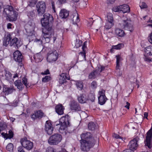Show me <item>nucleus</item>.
Returning <instances> with one entry per match:
<instances>
[{"label": "nucleus", "instance_id": "nucleus-1", "mask_svg": "<svg viewBox=\"0 0 152 152\" xmlns=\"http://www.w3.org/2000/svg\"><path fill=\"white\" fill-rule=\"evenodd\" d=\"M44 18L41 19V23L44 28L42 32L44 34L41 40L42 43L45 44L49 42L54 43L57 38V35L55 34L49 25V22L53 20L52 16L48 13H46L44 15Z\"/></svg>", "mask_w": 152, "mask_h": 152}, {"label": "nucleus", "instance_id": "nucleus-2", "mask_svg": "<svg viewBox=\"0 0 152 152\" xmlns=\"http://www.w3.org/2000/svg\"><path fill=\"white\" fill-rule=\"evenodd\" d=\"M3 15L8 17L9 21H13L17 20L18 14L14 10L12 6L8 5L4 9Z\"/></svg>", "mask_w": 152, "mask_h": 152}, {"label": "nucleus", "instance_id": "nucleus-3", "mask_svg": "<svg viewBox=\"0 0 152 152\" xmlns=\"http://www.w3.org/2000/svg\"><path fill=\"white\" fill-rule=\"evenodd\" d=\"M90 139V140H80V149L82 151L87 152L94 146L95 142L94 139L91 138Z\"/></svg>", "mask_w": 152, "mask_h": 152}, {"label": "nucleus", "instance_id": "nucleus-4", "mask_svg": "<svg viewBox=\"0 0 152 152\" xmlns=\"http://www.w3.org/2000/svg\"><path fill=\"white\" fill-rule=\"evenodd\" d=\"M61 135L58 134H55L50 137L48 140V143L50 145H56L62 140Z\"/></svg>", "mask_w": 152, "mask_h": 152}, {"label": "nucleus", "instance_id": "nucleus-5", "mask_svg": "<svg viewBox=\"0 0 152 152\" xmlns=\"http://www.w3.org/2000/svg\"><path fill=\"white\" fill-rule=\"evenodd\" d=\"M120 27L122 28L132 32L133 30L132 25L131 23V21L128 19H121L120 23Z\"/></svg>", "mask_w": 152, "mask_h": 152}, {"label": "nucleus", "instance_id": "nucleus-6", "mask_svg": "<svg viewBox=\"0 0 152 152\" xmlns=\"http://www.w3.org/2000/svg\"><path fill=\"white\" fill-rule=\"evenodd\" d=\"M68 118L65 117H62L59 120V123L57 124L56 126H60V130H64L69 125Z\"/></svg>", "mask_w": 152, "mask_h": 152}, {"label": "nucleus", "instance_id": "nucleus-7", "mask_svg": "<svg viewBox=\"0 0 152 152\" xmlns=\"http://www.w3.org/2000/svg\"><path fill=\"white\" fill-rule=\"evenodd\" d=\"M38 14L39 15H42L45 12L46 5L43 1L39 2L36 6Z\"/></svg>", "mask_w": 152, "mask_h": 152}, {"label": "nucleus", "instance_id": "nucleus-8", "mask_svg": "<svg viewBox=\"0 0 152 152\" xmlns=\"http://www.w3.org/2000/svg\"><path fill=\"white\" fill-rule=\"evenodd\" d=\"M20 142L22 146L28 150L31 149L33 148V142L28 140L27 138L22 139L20 140Z\"/></svg>", "mask_w": 152, "mask_h": 152}, {"label": "nucleus", "instance_id": "nucleus-9", "mask_svg": "<svg viewBox=\"0 0 152 152\" xmlns=\"http://www.w3.org/2000/svg\"><path fill=\"white\" fill-rule=\"evenodd\" d=\"M98 94L99 96L98 97L99 103L101 105H103L107 100L105 95V91L103 89L100 90Z\"/></svg>", "mask_w": 152, "mask_h": 152}, {"label": "nucleus", "instance_id": "nucleus-10", "mask_svg": "<svg viewBox=\"0 0 152 152\" xmlns=\"http://www.w3.org/2000/svg\"><path fill=\"white\" fill-rule=\"evenodd\" d=\"M58 56V54L56 50L51 51L48 53L47 61L49 62L55 61L57 59Z\"/></svg>", "mask_w": 152, "mask_h": 152}, {"label": "nucleus", "instance_id": "nucleus-11", "mask_svg": "<svg viewBox=\"0 0 152 152\" xmlns=\"http://www.w3.org/2000/svg\"><path fill=\"white\" fill-rule=\"evenodd\" d=\"M152 137V129L148 131L147 134L145 145H146L149 148H151L152 145L151 144V140Z\"/></svg>", "mask_w": 152, "mask_h": 152}, {"label": "nucleus", "instance_id": "nucleus-12", "mask_svg": "<svg viewBox=\"0 0 152 152\" xmlns=\"http://www.w3.org/2000/svg\"><path fill=\"white\" fill-rule=\"evenodd\" d=\"M139 139V138L137 137L131 141L128 145V146L130 149L135 150L136 149L138 144L137 142Z\"/></svg>", "mask_w": 152, "mask_h": 152}, {"label": "nucleus", "instance_id": "nucleus-13", "mask_svg": "<svg viewBox=\"0 0 152 152\" xmlns=\"http://www.w3.org/2000/svg\"><path fill=\"white\" fill-rule=\"evenodd\" d=\"M34 23L30 21H29L25 26V29L27 33L32 32L34 31Z\"/></svg>", "mask_w": 152, "mask_h": 152}, {"label": "nucleus", "instance_id": "nucleus-14", "mask_svg": "<svg viewBox=\"0 0 152 152\" xmlns=\"http://www.w3.org/2000/svg\"><path fill=\"white\" fill-rule=\"evenodd\" d=\"M45 130L49 135H50L52 133L53 128L52 127L50 121H46L45 125Z\"/></svg>", "mask_w": 152, "mask_h": 152}, {"label": "nucleus", "instance_id": "nucleus-15", "mask_svg": "<svg viewBox=\"0 0 152 152\" xmlns=\"http://www.w3.org/2000/svg\"><path fill=\"white\" fill-rule=\"evenodd\" d=\"M22 44V43L17 38L15 37L10 41V45L16 48H18Z\"/></svg>", "mask_w": 152, "mask_h": 152}, {"label": "nucleus", "instance_id": "nucleus-16", "mask_svg": "<svg viewBox=\"0 0 152 152\" xmlns=\"http://www.w3.org/2000/svg\"><path fill=\"white\" fill-rule=\"evenodd\" d=\"M13 58L15 61L19 63L22 61L23 56L20 52L18 50L15 51L13 54Z\"/></svg>", "mask_w": 152, "mask_h": 152}, {"label": "nucleus", "instance_id": "nucleus-17", "mask_svg": "<svg viewBox=\"0 0 152 152\" xmlns=\"http://www.w3.org/2000/svg\"><path fill=\"white\" fill-rule=\"evenodd\" d=\"M70 108L75 111H79L81 108L78 104L75 101H72L70 104Z\"/></svg>", "mask_w": 152, "mask_h": 152}, {"label": "nucleus", "instance_id": "nucleus-18", "mask_svg": "<svg viewBox=\"0 0 152 152\" xmlns=\"http://www.w3.org/2000/svg\"><path fill=\"white\" fill-rule=\"evenodd\" d=\"M44 114L41 110H39L35 112L31 116V118L34 120L37 118H41L44 115Z\"/></svg>", "mask_w": 152, "mask_h": 152}, {"label": "nucleus", "instance_id": "nucleus-19", "mask_svg": "<svg viewBox=\"0 0 152 152\" xmlns=\"http://www.w3.org/2000/svg\"><path fill=\"white\" fill-rule=\"evenodd\" d=\"M15 90L13 88H8L5 85H4L3 87V91L2 93H3L5 95H8L11 94Z\"/></svg>", "mask_w": 152, "mask_h": 152}, {"label": "nucleus", "instance_id": "nucleus-20", "mask_svg": "<svg viewBox=\"0 0 152 152\" xmlns=\"http://www.w3.org/2000/svg\"><path fill=\"white\" fill-rule=\"evenodd\" d=\"M78 100L79 102L81 103H86L88 100V96L85 94H80L78 97Z\"/></svg>", "mask_w": 152, "mask_h": 152}, {"label": "nucleus", "instance_id": "nucleus-21", "mask_svg": "<svg viewBox=\"0 0 152 152\" xmlns=\"http://www.w3.org/2000/svg\"><path fill=\"white\" fill-rule=\"evenodd\" d=\"M81 140H90L91 138H94L92 137L91 134L90 132H86L83 133L81 135Z\"/></svg>", "mask_w": 152, "mask_h": 152}, {"label": "nucleus", "instance_id": "nucleus-22", "mask_svg": "<svg viewBox=\"0 0 152 152\" xmlns=\"http://www.w3.org/2000/svg\"><path fill=\"white\" fill-rule=\"evenodd\" d=\"M64 108L61 104H59L56 105L55 109L56 112L59 115H61L64 113Z\"/></svg>", "mask_w": 152, "mask_h": 152}, {"label": "nucleus", "instance_id": "nucleus-23", "mask_svg": "<svg viewBox=\"0 0 152 152\" xmlns=\"http://www.w3.org/2000/svg\"><path fill=\"white\" fill-rule=\"evenodd\" d=\"M69 12L65 9H62L60 11L59 16L62 18H66L69 16Z\"/></svg>", "mask_w": 152, "mask_h": 152}, {"label": "nucleus", "instance_id": "nucleus-24", "mask_svg": "<svg viewBox=\"0 0 152 152\" xmlns=\"http://www.w3.org/2000/svg\"><path fill=\"white\" fill-rule=\"evenodd\" d=\"M121 12L122 11L124 13L129 12L130 11V8L128 5L127 4H123L119 6Z\"/></svg>", "mask_w": 152, "mask_h": 152}, {"label": "nucleus", "instance_id": "nucleus-25", "mask_svg": "<svg viewBox=\"0 0 152 152\" xmlns=\"http://www.w3.org/2000/svg\"><path fill=\"white\" fill-rule=\"evenodd\" d=\"M96 70L91 72L88 75V78L89 79H94L99 75V73Z\"/></svg>", "mask_w": 152, "mask_h": 152}, {"label": "nucleus", "instance_id": "nucleus-26", "mask_svg": "<svg viewBox=\"0 0 152 152\" xmlns=\"http://www.w3.org/2000/svg\"><path fill=\"white\" fill-rule=\"evenodd\" d=\"M2 136L6 139L12 138L13 136V133L11 130H10L9 131V133H5L4 132L1 133Z\"/></svg>", "mask_w": 152, "mask_h": 152}, {"label": "nucleus", "instance_id": "nucleus-27", "mask_svg": "<svg viewBox=\"0 0 152 152\" xmlns=\"http://www.w3.org/2000/svg\"><path fill=\"white\" fill-rule=\"evenodd\" d=\"M14 84L20 91L22 90L24 88V86L20 80L15 81L14 82Z\"/></svg>", "mask_w": 152, "mask_h": 152}, {"label": "nucleus", "instance_id": "nucleus-28", "mask_svg": "<svg viewBox=\"0 0 152 152\" xmlns=\"http://www.w3.org/2000/svg\"><path fill=\"white\" fill-rule=\"evenodd\" d=\"M86 43L87 42H85L83 44L82 46V49L83 50V52H80V56H82L83 58V59L86 60V53H85V49L86 48Z\"/></svg>", "mask_w": 152, "mask_h": 152}, {"label": "nucleus", "instance_id": "nucleus-29", "mask_svg": "<svg viewBox=\"0 0 152 152\" xmlns=\"http://www.w3.org/2000/svg\"><path fill=\"white\" fill-rule=\"evenodd\" d=\"M116 69H120V62L122 60V59L120 56L117 55L116 56Z\"/></svg>", "mask_w": 152, "mask_h": 152}, {"label": "nucleus", "instance_id": "nucleus-30", "mask_svg": "<svg viewBox=\"0 0 152 152\" xmlns=\"http://www.w3.org/2000/svg\"><path fill=\"white\" fill-rule=\"evenodd\" d=\"M115 34L118 37H121L124 36L125 34L123 30L118 28L115 29Z\"/></svg>", "mask_w": 152, "mask_h": 152}, {"label": "nucleus", "instance_id": "nucleus-31", "mask_svg": "<svg viewBox=\"0 0 152 152\" xmlns=\"http://www.w3.org/2000/svg\"><path fill=\"white\" fill-rule=\"evenodd\" d=\"M66 78V74L65 73H62L61 75H60V77L59 80V83L61 84H62L65 82Z\"/></svg>", "mask_w": 152, "mask_h": 152}, {"label": "nucleus", "instance_id": "nucleus-32", "mask_svg": "<svg viewBox=\"0 0 152 152\" xmlns=\"http://www.w3.org/2000/svg\"><path fill=\"white\" fill-rule=\"evenodd\" d=\"M34 58L35 61L37 62L41 61L43 59L42 56L39 53H38L35 55L34 57Z\"/></svg>", "mask_w": 152, "mask_h": 152}, {"label": "nucleus", "instance_id": "nucleus-33", "mask_svg": "<svg viewBox=\"0 0 152 152\" xmlns=\"http://www.w3.org/2000/svg\"><path fill=\"white\" fill-rule=\"evenodd\" d=\"M5 76L6 77V79L8 81H12V80H13L12 79V75L11 73L8 71H5Z\"/></svg>", "mask_w": 152, "mask_h": 152}, {"label": "nucleus", "instance_id": "nucleus-34", "mask_svg": "<svg viewBox=\"0 0 152 152\" xmlns=\"http://www.w3.org/2000/svg\"><path fill=\"white\" fill-rule=\"evenodd\" d=\"M113 22L107 21L104 26L105 29L107 30L110 29L113 26Z\"/></svg>", "mask_w": 152, "mask_h": 152}, {"label": "nucleus", "instance_id": "nucleus-35", "mask_svg": "<svg viewBox=\"0 0 152 152\" xmlns=\"http://www.w3.org/2000/svg\"><path fill=\"white\" fill-rule=\"evenodd\" d=\"M96 124L93 122H90L88 125V128L90 130H94L96 127Z\"/></svg>", "mask_w": 152, "mask_h": 152}, {"label": "nucleus", "instance_id": "nucleus-36", "mask_svg": "<svg viewBox=\"0 0 152 152\" xmlns=\"http://www.w3.org/2000/svg\"><path fill=\"white\" fill-rule=\"evenodd\" d=\"M76 85L77 89L79 90H81L83 87L82 82L79 81H76Z\"/></svg>", "mask_w": 152, "mask_h": 152}, {"label": "nucleus", "instance_id": "nucleus-37", "mask_svg": "<svg viewBox=\"0 0 152 152\" xmlns=\"http://www.w3.org/2000/svg\"><path fill=\"white\" fill-rule=\"evenodd\" d=\"M145 53L149 55H152V50L150 46H148L145 48Z\"/></svg>", "mask_w": 152, "mask_h": 152}, {"label": "nucleus", "instance_id": "nucleus-38", "mask_svg": "<svg viewBox=\"0 0 152 152\" xmlns=\"http://www.w3.org/2000/svg\"><path fill=\"white\" fill-rule=\"evenodd\" d=\"M3 39L9 42L12 39L11 35L9 33H7L5 34Z\"/></svg>", "mask_w": 152, "mask_h": 152}, {"label": "nucleus", "instance_id": "nucleus-39", "mask_svg": "<svg viewBox=\"0 0 152 152\" xmlns=\"http://www.w3.org/2000/svg\"><path fill=\"white\" fill-rule=\"evenodd\" d=\"M124 46V45L122 44H119L115 46H113L111 50H112V49H119L121 48L122 47Z\"/></svg>", "mask_w": 152, "mask_h": 152}, {"label": "nucleus", "instance_id": "nucleus-40", "mask_svg": "<svg viewBox=\"0 0 152 152\" xmlns=\"http://www.w3.org/2000/svg\"><path fill=\"white\" fill-rule=\"evenodd\" d=\"M13 148L12 144L10 143L8 144L6 147L7 149L10 152L12 151Z\"/></svg>", "mask_w": 152, "mask_h": 152}, {"label": "nucleus", "instance_id": "nucleus-41", "mask_svg": "<svg viewBox=\"0 0 152 152\" xmlns=\"http://www.w3.org/2000/svg\"><path fill=\"white\" fill-rule=\"evenodd\" d=\"M22 80L23 84L27 88L28 86V87H29L28 85V83L27 81V79L26 77H23L22 79Z\"/></svg>", "mask_w": 152, "mask_h": 152}, {"label": "nucleus", "instance_id": "nucleus-42", "mask_svg": "<svg viewBox=\"0 0 152 152\" xmlns=\"http://www.w3.org/2000/svg\"><path fill=\"white\" fill-rule=\"evenodd\" d=\"M107 21H111L113 22V15L112 13H109L107 14Z\"/></svg>", "mask_w": 152, "mask_h": 152}, {"label": "nucleus", "instance_id": "nucleus-43", "mask_svg": "<svg viewBox=\"0 0 152 152\" xmlns=\"http://www.w3.org/2000/svg\"><path fill=\"white\" fill-rule=\"evenodd\" d=\"M6 127V124L4 122H0V133Z\"/></svg>", "mask_w": 152, "mask_h": 152}, {"label": "nucleus", "instance_id": "nucleus-44", "mask_svg": "<svg viewBox=\"0 0 152 152\" xmlns=\"http://www.w3.org/2000/svg\"><path fill=\"white\" fill-rule=\"evenodd\" d=\"M51 77L49 76H46L42 78V81L46 82L50 80Z\"/></svg>", "mask_w": 152, "mask_h": 152}, {"label": "nucleus", "instance_id": "nucleus-45", "mask_svg": "<svg viewBox=\"0 0 152 152\" xmlns=\"http://www.w3.org/2000/svg\"><path fill=\"white\" fill-rule=\"evenodd\" d=\"M113 137L116 139H119L120 140V141H123V138L120 137L119 135L118 134L114 133L113 135Z\"/></svg>", "mask_w": 152, "mask_h": 152}, {"label": "nucleus", "instance_id": "nucleus-46", "mask_svg": "<svg viewBox=\"0 0 152 152\" xmlns=\"http://www.w3.org/2000/svg\"><path fill=\"white\" fill-rule=\"evenodd\" d=\"M105 69V67L102 66H99L98 69H96V70L97 71V72L99 73L103 71Z\"/></svg>", "mask_w": 152, "mask_h": 152}, {"label": "nucleus", "instance_id": "nucleus-47", "mask_svg": "<svg viewBox=\"0 0 152 152\" xmlns=\"http://www.w3.org/2000/svg\"><path fill=\"white\" fill-rule=\"evenodd\" d=\"M97 85L96 82L93 81L91 83V88L94 89L96 88L97 87Z\"/></svg>", "mask_w": 152, "mask_h": 152}, {"label": "nucleus", "instance_id": "nucleus-48", "mask_svg": "<svg viewBox=\"0 0 152 152\" xmlns=\"http://www.w3.org/2000/svg\"><path fill=\"white\" fill-rule=\"evenodd\" d=\"M81 42H80L79 40L78 41L76 40V43H75V45L74 47L76 48H77L79 47L81 45Z\"/></svg>", "mask_w": 152, "mask_h": 152}, {"label": "nucleus", "instance_id": "nucleus-49", "mask_svg": "<svg viewBox=\"0 0 152 152\" xmlns=\"http://www.w3.org/2000/svg\"><path fill=\"white\" fill-rule=\"evenodd\" d=\"M36 2V0H31L30 2L29 5L31 7H34Z\"/></svg>", "mask_w": 152, "mask_h": 152}, {"label": "nucleus", "instance_id": "nucleus-50", "mask_svg": "<svg viewBox=\"0 0 152 152\" xmlns=\"http://www.w3.org/2000/svg\"><path fill=\"white\" fill-rule=\"evenodd\" d=\"M113 10L115 12H120L121 10L119 8V6L114 7L113 9Z\"/></svg>", "mask_w": 152, "mask_h": 152}, {"label": "nucleus", "instance_id": "nucleus-51", "mask_svg": "<svg viewBox=\"0 0 152 152\" xmlns=\"http://www.w3.org/2000/svg\"><path fill=\"white\" fill-rule=\"evenodd\" d=\"M27 15L30 17H33L35 16V14L33 11H31L28 13Z\"/></svg>", "mask_w": 152, "mask_h": 152}, {"label": "nucleus", "instance_id": "nucleus-52", "mask_svg": "<svg viewBox=\"0 0 152 152\" xmlns=\"http://www.w3.org/2000/svg\"><path fill=\"white\" fill-rule=\"evenodd\" d=\"M3 45L5 47L7 46V45L9 43V42L8 41L6 40H5V39H3Z\"/></svg>", "mask_w": 152, "mask_h": 152}, {"label": "nucleus", "instance_id": "nucleus-53", "mask_svg": "<svg viewBox=\"0 0 152 152\" xmlns=\"http://www.w3.org/2000/svg\"><path fill=\"white\" fill-rule=\"evenodd\" d=\"M140 7L141 9L145 8L147 7V6L146 4L144 2H142L141 4L140 5Z\"/></svg>", "mask_w": 152, "mask_h": 152}, {"label": "nucleus", "instance_id": "nucleus-54", "mask_svg": "<svg viewBox=\"0 0 152 152\" xmlns=\"http://www.w3.org/2000/svg\"><path fill=\"white\" fill-rule=\"evenodd\" d=\"M93 21L92 20V18H91L89 19V21L88 22V26H91V25L93 24Z\"/></svg>", "mask_w": 152, "mask_h": 152}, {"label": "nucleus", "instance_id": "nucleus-55", "mask_svg": "<svg viewBox=\"0 0 152 152\" xmlns=\"http://www.w3.org/2000/svg\"><path fill=\"white\" fill-rule=\"evenodd\" d=\"M149 41L152 44V32L151 33L150 36L148 37Z\"/></svg>", "mask_w": 152, "mask_h": 152}, {"label": "nucleus", "instance_id": "nucleus-56", "mask_svg": "<svg viewBox=\"0 0 152 152\" xmlns=\"http://www.w3.org/2000/svg\"><path fill=\"white\" fill-rule=\"evenodd\" d=\"M41 74L43 75L49 74H50L49 70L47 69L46 71H44V72H42Z\"/></svg>", "mask_w": 152, "mask_h": 152}, {"label": "nucleus", "instance_id": "nucleus-57", "mask_svg": "<svg viewBox=\"0 0 152 152\" xmlns=\"http://www.w3.org/2000/svg\"><path fill=\"white\" fill-rule=\"evenodd\" d=\"M18 152H25L23 150V147L21 146H20L18 148Z\"/></svg>", "mask_w": 152, "mask_h": 152}, {"label": "nucleus", "instance_id": "nucleus-58", "mask_svg": "<svg viewBox=\"0 0 152 152\" xmlns=\"http://www.w3.org/2000/svg\"><path fill=\"white\" fill-rule=\"evenodd\" d=\"M76 18L77 21L76 22L73 21V24H76L77 22H78L79 21V17L78 16H77L76 18L74 17L73 18V20H74V19H75Z\"/></svg>", "mask_w": 152, "mask_h": 152}, {"label": "nucleus", "instance_id": "nucleus-59", "mask_svg": "<svg viewBox=\"0 0 152 152\" xmlns=\"http://www.w3.org/2000/svg\"><path fill=\"white\" fill-rule=\"evenodd\" d=\"M108 4H112L116 0H107Z\"/></svg>", "mask_w": 152, "mask_h": 152}, {"label": "nucleus", "instance_id": "nucleus-60", "mask_svg": "<svg viewBox=\"0 0 152 152\" xmlns=\"http://www.w3.org/2000/svg\"><path fill=\"white\" fill-rule=\"evenodd\" d=\"M126 105L124 107L126 108H127V109H129V106L130 105V104L128 102H126Z\"/></svg>", "mask_w": 152, "mask_h": 152}, {"label": "nucleus", "instance_id": "nucleus-61", "mask_svg": "<svg viewBox=\"0 0 152 152\" xmlns=\"http://www.w3.org/2000/svg\"><path fill=\"white\" fill-rule=\"evenodd\" d=\"M51 4L52 7L53 9V10L54 12H56V11L55 10V7L54 2L53 1L52 2Z\"/></svg>", "mask_w": 152, "mask_h": 152}, {"label": "nucleus", "instance_id": "nucleus-62", "mask_svg": "<svg viewBox=\"0 0 152 152\" xmlns=\"http://www.w3.org/2000/svg\"><path fill=\"white\" fill-rule=\"evenodd\" d=\"M123 152H134V151L131 149H127L124 150Z\"/></svg>", "mask_w": 152, "mask_h": 152}, {"label": "nucleus", "instance_id": "nucleus-63", "mask_svg": "<svg viewBox=\"0 0 152 152\" xmlns=\"http://www.w3.org/2000/svg\"><path fill=\"white\" fill-rule=\"evenodd\" d=\"M60 3L62 4L66 2V0H58Z\"/></svg>", "mask_w": 152, "mask_h": 152}, {"label": "nucleus", "instance_id": "nucleus-64", "mask_svg": "<svg viewBox=\"0 0 152 152\" xmlns=\"http://www.w3.org/2000/svg\"><path fill=\"white\" fill-rule=\"evenodd\" d=\"M12 26V24L10 23H8L7 24V28L8 29H10L11 28V26Z\"/></svg>", "mask_w": 152, "mask_h": 152}]
</instances>
